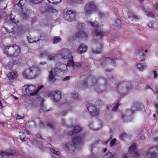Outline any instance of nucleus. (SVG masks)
Listing matches in <instances>:
<instances>
[{
    "mask_svg": "<svg viewBox=\"0 0 158 158\" xmlns=\"http://www.w3.org/2000/svg\"><path fill=\"white\" fill-rule=\"evenodd\" d=\"M88 83H91V86L95 90L98 92H102L103 90L101 89L103 86L107 84V81L106 79L100 77L95 79L93 77L92 80H88Z\"/></svg>",
    "mask_w": 158,
    "mask_h": 158,
    "instance_id": "f257e3e1",
    "label": "nucleus"
},
{
    "mask_svg": "<svg viewBox=\"0 0 158 158\" xmlns=\"http://www.w3.org/2000/svg\"><path fill=\"white\" fill-rule=\"evenodd\" d=\"M43 87V86L40 85L37 88L34 85L29 84L24 85L22 87V90L24 95L28 94L31 96H34Z\"/></svg>",
    "mask_w": 158,
    "mask_h": 158,
    "instance_id": "f03ea898",
    "label": "nucleus"
},
{
    "mask_svg": "<svg viewBox=\"0 0 158 158\" xmlns=\"http://www.w3.org/2000/svg\"><path fill=\"white\" fill-rule=\"evenodd\" d=\"M96 35L94 37V42L95 43V47L97 46L98 48L97 49H93L92 50V52L95 54H98L101 51V49H102V44L101 43V39H99V41L96 44V41L95 40V39H98V36L100 37H102L104 34L103 32L101 29H97L95 32Z\"/></svg>",
    "mask_w": 158,
    "mask_h": 158,
    "instance_id": "7ed1b4c3",
    "label": "nucleus"
},
{
    "mask_svg": "<svg viewBox=\"0 0 158 158\" xmlns=\"http://www.w3.org/2000/svg\"><path fill=\"white\" fill-rule=\"evenodd\" d=\"M82 141V138L80 136H77L73 139L72 143H68L66 144L64 149L67 151L69 150L74 151L75 149L74 145H77L78 143H80Z\"/></svg>",
    "mask_w": 158,
    "mask_h": 158,
    "instance_id": "20e7f679",
    "label": "nucleus"
},
{
    "mask_svg": "<svg viewBox=\"0 0 158 158\" xmlns=\"http://www.w3.org/2000/svg\"><path fill=\"white\" fill-rule=\"evenodd\" d=\"M145 157L148 158H158V148L156 147H151L143 152Z\"/></svg>",
    "mask_w": 158,
    "mask_h": 158,
    "instance_id": "39448f33",
    "label": "nucleus"
},
{
    "mask_svg": "<svg viewBox=\"0 0 158 158\" xmlns=\"http://www.w3.org/2000/svg\"><path fill=\"white\" fill-rule=\"evenodd\" d=\"M98 7L94 2L90 1L87 3L85 6L84 10L86 14H91L98 10Z\"/></svg>",
    "mask_w": 158,
    "mask_h": 158,
    "instance_id": "423d86ee",
    "label": "nucleus"
},
{
    "mask_svg": "<svg viewBox=\"0 0 158 158\" xmlns=\"http://www.w3.org/2000/svg\"><path fill=\"white\" fill-rule=\"evenodd\" d=\"M77 13L73 10H69L65 12L63 15L64 19L69 22H73L76 20Z\"/></svg>",
    "mask_w": 158,
    "mask_h": 158,
    "instance_id": "0eeeda50",
    "label": "nucleus"
},
{
    "mask_svg": "<svg viewBox=\"0 0 158 158\" xmlns=\"http://www.w3.org/2000/svg\"><path fill=\"white\" fill-rule=\"evenodd\" d=\"M87 109L90 114L93 116H96L99 114V111L93 104L88 103L87 105Z\"/></svg>",
    "mask_w": 158,
    "mask_h": 158,
    "instance_id": "6e6552de",
    "label": "nucleus"
},
{
    "mask_svg": "<svg viewBox=\"0 0 158 158\" xmlns=\"http://www.w3.org/2000/svg\"><path fill=\"white\" fill-rule=\"evenodd\" d=\"M69 64L67 63V65L65 64H60L59 67H56L52 70L53 71V73L55 76H59L64 70L67 68V66H69Z\"/></svg>",
    "mask_w": 158,
    "mask_h": 158,
    "instance_id": "1a4fd4ad",
    "label": "nucleus"
},
{
    "mask_svg": "<svg viewBox=\"0 0 158 158\" xmlns=\"http://www.w3.org/2000/svg\"><path fill=\"white\" fill-rule=\"evenodd\" d=\"M89 127L93 130L98 131L102 128V122L99 120H96L94 123L90 122Z\"/></svg>",
    "mask_w": 158,
    "mask_h": 158,
    "instance_id": "9d476101",
    "label": "nucleus"
},
{
    "mask_svg": "<svg viewBox=\"0 0 158 158\" xmlns=\"http://www.w3.org/2000/svg\"><path fill=\"white\" fill-rule=\"evenodd\" d=\"M130 84V83L127 82H122L119 84H117V87L120 91L127 92L128 91L130 88V87L128 86Z\"/></svg>",
    "mask_w": 158,
    "mask_h": 158,
    "instance_id": "9b49d317",
    "label": "nucleus"
},
{
    "mask_svg": "<svg viewBox=\"0 0 158 158\" xmlns=\"http://www.w3.org/2000/svg\"><path fill=\"white\" fill-rule=\"evenodd\" d=\"M141 106L142 105L139 102H134L131 106V110H128L127 112V114L129 115L132 114L134 111L139 110Z\"/></svg>",
    "mask_w": 158,
    "mask_h": 158,
    "instance_id": "f8f14e48",
    "label": "nucleus"
},
{
    "mask_svg": "<svg viewBox=\"0 0 158 158\" xmlns=\"http://www.w3.org/2000/svg\"><path fill=\"white\" fill-rule=\"evenodd\" d=\"M29 69L31 73L29 76V77L30 78H33L37 76L40 73V70L38 67H32L29 68Z\"/></svg>",
    "mask_w": 158,
    "mask_h": 158,
    "instance_id": "ddd939ff",
    "label": "nucleus"
},
{
    "mask_svg": "<svg viewBox=\"0 0 158 158\" xmlns=\"http://www.w3.org/2000/svg\"><path fill=\"white\" fill-rule=\"evenodd\" d=\"M14 48L13 47V45H8L6 47L3 49V51L4 53L7 55L8 56L10 57H13V51Z\"/></svg>",
    "mask_w": 158,
    "mask_h": 158,
    "instance_id": "4468645a",
    "label": "nucleus"
},
{
    "mask_svg": "<svg viewBox=\"0 0 158 158\" xmlns=\"http://www.w3.org/2000/svg\"><path fill=\"white\" fill-rule=\"evenodd\" d=\"M49 96L52 99L53 101H58L61 98V94L60 91L51 92Z\"/></svg>",
    "mask_w": 158,
    "mask_h": 158,
    "instance_id": "2eb2a0df",
    "label": "nucleus"
},
{
    "mask_svg": "<svg viewBox=\"0 0 158 158\" xmlns=\"http://www.w3.org/2000/svg\"><path fill=\"white\" fill-rule=\"evenodd\" d=\"M88 49L87 46L85 44H81L78 47L77 52L79 54H82L85 52Z\"/></svg>",
    "mask_w": 158,
    "mask_h": 158,
    "instance_id": "dca6fc26",
    "label": "nucleus"
},
{
    "mask_svg": "<svg viewBox=\"0 0 158 158\" xmlns=\"http://www.w3.org/2000/svg\"><path fill=\"white\" fill-rule=\"evenodd\" d=\"M16 153V151H11L9 152H0V158H10V156L14 155Z\"/></svg>",
    "mask_w": 158,
    "mask_h": 158,
    "instance_id": "f3484780",
    "label": "nucleus"
},
{
    "mask_svg": "<svg viewBox=\"0 0 158 158\" xmlns=\"http://www.w3.org/2000/svg\"><path fill=\"white\" fill-rule=\"evenodd\" d=\"M128 18L131 20H139L141 18L136 14L134 12L128 14Z\"/></svg>",
    "mask_w": 158,
    "mask_h": 158,
    "instance_id": "a211bd4d",
    "label": "nucleus"
},
{
    "mask_svg": "<svg viewBox=\"0 0 158 158\" xmlns=\"http://www.w3.org/2000/svg\"><path fill=\"white\" fill-rule=\"evenodd\" d=\"M88 35L85 32L81 31L76 33L73 38L74 39H75L77 37H80L86 39Z\"/></svg>",
    "mask_w": 158,
    "mask_h": 158,
    "instance_id": "6ab92c4d",
    "label": "nucleus"
},
{
    "mask_svg": "<svg viewBox=\"0 0 158 158\" xmlns=\"http://www.w3.org/2000/svg\"><path fill=\"white\" fill-rule=\"evenodd\" d=\"M70 51L67 49H62L60 51L59 54L62 56L66 58L71 55Z\"/></svg>",
    "mask_w": 158,
    "mask_h": 158,
    "instance_id": "aec40b11",
    "label": "nucleus"
},
{
    "mask_svg": "<svg viewBox=\"0 0 158 158\" xmlns=\"http://www.w3.org/2000/svg\"><path fill=\"white\" fill-rule=\"evenodd\" d=\"M18 75L17 73L15 72L9 73L7 75L8 78L10 80H11L16 78L17 77Z\"/></svg>",
    "mask_w": 158,
    "mask_h": 158,
    "instance_id": "412c9836",
    "label": "nucleus"
},
{
    "mask_svg": "<svg viewBox=\"0 0 158 158\" xmlns=\"http://www.w3.org/2000/svg\"><path fill=\"white\" fill-rule=\"evenodd\" d=\"M13 47L14 48L13 52V56H18L20 53V48L19 47L15 44L13 45Z\"/></svg>",
    "mask_w": 158,
    "mask_h": 158,
    "instance_id": "4be33fe9",
    "label": "nucleus"
},
{
    "mask_svg": "<svg viewBox=\"0 0 158 158\" xmlns=\"http://www.w3.org/2000/svg\"><path fill=\"white\" fill-rule=\"evenodd\" d=\"M31 71L29 68L25 70L24 72L22 73V75L25 78H27L28 79H32V78H30L29 77V76L31 74Z\"/></svg>",
    "mask_w": 158,
    "mask_h": 158,
    "instance_id": "5701e85b",
    "label": "nucleus"
},
{
    "mask_svg": "<svg viewBox=\"0 0 158 158\" xmlns=\"http://www.w3.org/2000/svg\"><path fill=\"white\" fill-rule=\"evenodd\" d=\"M72 66L74 69L77 70L79 69L81 67L82 63L80 62H73Z\"/></svg>",
    "mask_w": 158,
    "mask_h": 158,
    "instance_id": "b1692460",
    "label": "nucleus"
},
{
    "mask_svg": "<svg viewBox=\"0 0 158 158\" xmlns=\"http://www.w3.org/2000/svg\"><path fill=\"white\" fill-rule=\"evenodd\" d=\"M19 136L20 140L22 141H24V139L25 137V134L29 135V132L27 131H24V132H19Z\"/></svg>",
    "mask_w": 158,
    "mask_h": 158,
    "instance_id": "393cba45",
    "label": "nucleus"
},
{
    "mask_svg": "<svg viewBox=\"0 0 158 158\" xmlns=\"http://www.w3.org/2000/svg\"><path fill=\"white\" fill-rule=\"evenodd\" d=\"M114 25V27L118 28H120L123 26V24L122 23L121 20L118 19L115 20Z\"/></svg>",
    "mask_w": 158,
    "mask_h": 158,
    "instance_id": "a878e982",
    "label": "nucleus"
},
{
    "mask_svg": "<svg viewBox=\"0 0 158 158\" xmlns=\"http://www.w3.org/2000/svg\"><path fill=\"white\" fill-rule=\"evenodd\" d=\"M54 74L53 73V71L51 70L49 72V81L52 82H54L56 78L54 76Z\"/></svg>",
    "mask_w": 158,
    "mask_h": 158,
    "instance_id": "bb28decb",
    "label": "nucleus"
},
{
    "mask_svg": "<svg viewBox=\"0 0 158 158\" xmlns=\"http://www.w3.org/2000/svg\"><path fill=\"white\" fill-rule=\"evenodd\" d=\"M115 155L114 153L108 152L106 154H105L104 156V158H114Z\"/></svg>",
    "mask_w": 158,
    "mask_h": 158,
    "instance_id": "cd10ccee",
    "label": "nucleus"
},
{
    "mask_svg": "<svg viewBox=\"0 0 158 158\" xmlns=\"http://www.w3.org/2000/svg\"><path fill=\"white\" fill-rule=\"evenodd\" d=\"M105 63L106 64L111 63L112 64H115V62L113 59L107 57L105 59Z\"/></svg>",
    "mask_w": 158,
    "mask_h": 158,
    "instance_id": "c85d7f7f",
    "label": "nucleus"
},
{
    "mask_svg": "<svg viewBox=\"0 0 158 158\" xmlns=\"http://www.w3.org/2000/svg\"><path fill=\"white\" fill-rule=\"evenodd\" d=\"M87 23L89 25L93 26L97 28L98 27V24L97 21L93 22L91 21H89L87 22Z\"/></svg>",
    "mask_w": 158,
    "mask_h": 158,
    "instance_id": "c756f323",
    "label": "nucleus"
},
{
    "mask_svg": "<svg viewBox=\"0 0 158 158\" xmlns=\"http://www.w3.org/2000/svg\"><path fill=\"white\" fill-rule=\"evenodd\" d=\"M48 57L49 60H53L56 59L57 56L55 54H51L48 55Z\"/></svg>",
    "mask_w": 158,
    "mask_h": 158,
    "instance_id": "7c9ffc66",
    "label": "nucleus"
},
{
    "mask_svg": "<svg viewBox=\"0 0 158 158\" xmlns=\"http://www.w3.org/2000/svg\"><path fill=\"white\" fill-rule=\"evenodd\" d=\"M136 147L135 144H132L131 146L129 148V151L131 153H132L136 151Z\"/></svg>",
    "mask_w": 158,
    "mask_h": 158,
    "instance_id": "2f4dec72",
    "label": "nucleus"
},
{
    "mask_svg": "<svg viewBox=\"0 0 158 158\" xmlns=\"http://www.w3.org/2000/svg\"><path fill=\"white\" fill-rule=\"evenodd\" d=\"M73 130L74 134L78 133L81 131V128L78 126H77L74 127Z\"/></svg>",
    "mask_w": 158,
    "mask_h": 158,
    "instance_id": "473e14b6",
    "label": "nucleus"
},
{
    "mask_svg": "<svg viewBox=\"0 0 158 158\" xmlns=\"http://www.w3.org/2000/svg\"><path fill=\"white\" fill-rule=\"evenodd\" d=\"M145 56L143 53H141L140 55L137 56V58L141 61H143L145 60Z\"/></svg>",
    "mask_w": 158,
    "mask_h": 158,
    "instance_id": "72a5a7b5",
    "label": "nucleus"
},
{
    "mask_svg": "<svg viewBox=\"0 0 158 158\" xmlns=\"http://www.w3.org/2000/svg\"><path fill=\"white\" fill-rule=\"evenodd\" d=\"M145 12L146 15L148 17L152 18L155 17L154 15L152 12L147 11H145Z\"/></svg>",
    "mask_w": 158,
    "mask_h": 158,
    "instance_id": "f704fd0d",
    "label": "nucleus"
},
{
    "mask_svg": "<svg viewBox=\"0 0 158 158\" xmlns=\"http://www.w3.org/2000/svg\"><path fill=\"white\" fill-rule=\"evenodd\" d=\"M72 2L75 4H80L83 3V0H72Z\"/></svg>",
    "mask_w": 158,
    "mask_h": 158,
    "instance_id": "c9c22d12",
    "label": "nucleus"
},
{
    "mask_svg": "<svg viewBox=\"0 0 158 158\" xmlns=\"http://www.w3.org/2000/svg\"><path fill=\"white\" fill-rule=\"evenodd\" d=\"M144 66H143L141 64H137V67L140 71H143L144 69Z\"/></svg>",
    "mask_w": 158,
    "mask_h": 158,
    "instance_id": "e433bc0d",
    "label": "nucleus"
},
{
    "mask_svg": "<svg viewBox=\"0 0 158 158\" xmlns=\"http://www.w3.org/2000/svg\"><path fill=\"white\" fill-rule=\"evenodd\" d=\"M61 40V39L60 37H55L54 39L53 43L56 44L59 42Z\"/></svg>",
    "mask_w": 158,
    "mask_h": 158,
    "instance_id": "4c0bfd02",
    "label": "nucleus"
},
{
    "mask_svg": "<svg viewBox=\"0 0 158 158\" xmlns=\"http://www.w3.org/2000/svg\"><path fill=\"white\" fill-rule=\"evenodd\" d=\"M40 40V39H39L36 41V40H34V39L33 38H28V41L30 43H32L35 42H36L39 41Z\"/></svg>",
    "mask_w": 158,
    "mask_h": 158,
    "instance_id": "58836bf2",
    "label": "nucleus"
},
{
    "mask_svg": "<svg viewBox=\"0 0 158 158\" xmlns=\"http://www.w3.org/2000/svg\"><path fill=\"white\" fill-rule=\"evenodd\" d=\"M15 15L13 14H11L10 15V19L12 22L16 24V23L15 20Z\"/></svg>",
    "mask_w": 158,
    "mask_h": 158,
    "instance_id": "ea45409f",
    "label": "nucleus"
},
{
    "mask_svg": "<svg viewBox=\"0 0 158 158\" xmlns=\"http://www.w3.org/2000/svg\"><path fill=\"white\" fill-rule=\"evenodd\" d=\"M78 94L77 92H74L72 94V97L75 99H76L78 98Z\"/></svg>",
    "mask_w": 158,
    "mask_h": 158,
    "instance_id": "a19ab883",
    "label": "nucleus"
},
{
    "mask_svg": "<svg viewBox=\"0 0 158 158\" xmlns=\"http://www.w3.org/2000/svg\"><path fill=\"white\" fill-rule=\"evenodd\" d=\"M122 118L123 120L125 122H127L129 121H131V120H128V117L127 115H122Z\"/></svg>",
    "mask_w": 158,
    "mask_h": 158,
    "instance_id": "79ce46f5",
    "label": "nucleus"
},
{
    "mask_svg": "<svg viewBox=\"0 0 158 158\" xmlns=\"http://www.w3.org/2000/svg\"><path fill=\"white\" fill-rule=\"evenodd\" d=\"M43 0H29L30 2L35 4L41 2Z\"/></svg>",
    "mask_w": 158,
    "mask_h": 158,
    "instance_id": "37998d69",
    "label": "nucleus"
},
{
    "mask_svg": "<svg viewBox=\"0 0 158 158\" xmlns=\"http://www.w3.org/2000/svg\"><path fill=\"white\" fill-rule=\"evenodd\" d=\"M141 152V151H136L135 152H133L135 157H138L139 156Z\"/></svg>",
    "mask_w": 158,
    "mask_h": 158,
    "instance_id": "c03bdc74",
    "label": "nucleus"
},
{
    "mask_svg": "<svg viewBox=\"0 0 158 158\" xmlns=\"http://www.w3.org/2000/svg\"><path fill=\"white\" fill-rule=\"evenodd\" d=\"M50 151L52 153L57 155H59L60 154L59 152L56 151L53 149H51Z\"/></svg>",
    "mask_w": 158,
    "mask_h": 158,
    "instance_id": "a18cd8bd",
    "label": "nucleus"
},
{
    "mask_svg": "<svg viewBox=\"0 0 158 158\" xmlns=\"http://www.w3.org/2000/svg\"><path fill=\"white\" fill-rule=\"evenodd\" d=\"M119 105L120 104L119 103V102L117 103L116 105L113 107L112 109V110L113 111H115L118 109V107Z\"/></svg>",
    "mask_w": 158,
    "mask_h": 158,
    "instance_id": "49530a36",
    "label": "nucleus"
},
{
    "mask_svg": "<svg viewBox=\"0 0 158 158\" xmlns=\"http://www.w3.org/2000/svg\"><path fill=\"white\" fill-rule=\"evenodd\" d=\"M40 108L41 110L44 111H46L47 110L46 109V107L43 104V103L42 102L40 105Z\"/></svg>",
    "mask_w": 158,
    "mask_h": 158,
    "instance_id": "de8ad7c7",
    "label": "nucleus"
},
{
    "mask_svg": "<svg viewBox=\"0 0 158 158\" xmlns=\"http://www.w3.org/2000/svg\"><path fill=\"white\" fill-rule=\"evenodd\" d=\"M66 58H68V60L72 62V64H73V62H74L73 60V57L71 56V54L70 56H68V57H66Z\"/></svg>",
    "mask_w": 158,
    "mask_h": 158,
    "instance_id": "09e8293b",
    "label": "nucleus"
},
{
    "mask_svg": "<svg viewBox=\"0 0 158 158\" xmlns=\"http://www.w3.org/2000/svg\"><path fill=\"white\" fill-rule=\"evenodd\" d=\"M47 127L49 128L51 130H52L55 128V127L52 125L50 123H47L46 124Z\"/></svg>",
    "mask_w": 158,
    "mask_h": 158,
    "instance_id": "8fccbe9b",
    "label": "nucleus"
},
{
    "mask_svg": "<svg viewBox=\"0 0 158 158\" xmlns=\"http://www.w3.org/2000/svg\"><path fill=\"white\" fill-rule=\"evenodd\" d=\"M116 141V139L114 138L112 139L110 142V145L111 146H112L115 144V142Z\"/></svg>",
    "mask_w": 158,
    "mask_h": 158,
    "instance_id": "3c124183",
    "label": "nucleus"
},
{
    "mask_svg": "<svg viewBox=\"0 0 158 158\" xmlns=\"http://www.w3.org/2000/svg\"><path fill=\"white\" fill-rule=\"evenodd\" d=\"M148 26L150 28H152L154 27V23L152 21L150 22L148 24Z\"/></svg>",
    "mask_w": 158,
    "mask_h": 158,
    "instance_id": "603ef678",
    "label": "nucleus"
},
{
    "mask_svg": "<svg viewBox=\"0 0 158 158\" xmlns=\"http://www.w3.org/2000/svg\"><path fill=\"white\" fill-rule=\"evenodd\" d=\"M127 134L125 133H122L121 135L119 136V138L120 139H123V138L126 137Z\"/></svg>",
    "mask_w": 158,
    "mask_h": 158,
    "instance_id": "864d4df0",
    "label": "nucleus"
},
{
    "mask_svg": "<svg viewBox=\"0 0 158 158\" xmlns=\"http://www.w3.org/2000/svg\"><path fill=\"white\" fill-rule=\"evenodd\" d=\"M50 3H51L53 4H57L58 3V2L56 1V0H47ZM61 0H60V2H60L61 1Z\"/></svg>",
    "mask_w": 158,
    "mask_h": 158,
    "instance_id": "5fc2aeb1",
    "label": "nucleus"
},
{
    "mask_svg": "<svg viewBox=\"0 0 158 158\" xmlns=\"http://www.w3.org/2000/svg\"><path fill=\"white\" fill-rule=\"evenodd\" d=\"M40 36L41 37L43 38L46 40L47 39L48 37V35L46 34H42L40 35Z\"/></svg>",
    "mask_w": 158,
    "mask_h": 158,
    "instance_id": "6e6d98bb",
    "label": "nucleus"
},
{
    "mask_svg": "<svg viewBox=\"0 0 158 158\" xmlns=\"http://www.w3.org/2000/svg\"><path fill=\"white\" fill-rule=\"evenodd\" d=\"M153 75H154V77L155 78H156L158 77V73H157V71L154 70L153 71Z\"/></svg>",
    "mask_w": 158,
    "mask_h": 158,
    "instance_id": "4d7b16f0",
    "label": "nucleus"
},
{
    "mask_svg": "<svg viewBox=\"0 0 158 158\" xmlns=\"http://www.w3.org/2000/svg\"><path fill=\"white\" fill-rule=\"evenodd\" d=\"M24 115H23V116H20V115L18 114L17 115L16 119L19 120L20 119H23L24 118Z\"/></svg>",
    "mask_w": 158,
    "mask_h": 158,
    "instance_id": "13d9d810",
    "label": "nucleus"
},
{
    "mask_svg": "<svg viewBox=\"0 0 158 158\" xmlns=\"http://www.w3.org/2000/svg\"><path fill=\"white\" fill-rule=\"evenodd\" d=\"M97 145V142H94L93 144L91 146V148H93L95 147Z\"/></svg>",
    "mask_w": 158,
    "mask_h": 158,
    "instance_id": "bf43d9fd",
    "label": "nucleus"
},
{
    "mask_svg": "<svg viewBox=\"0 0 158 158\" xmlns=\"http://www.w3.org/2000/svg\"><path fill=\"white\" fill-rule=\"evenodd\" d=\"M26 14L25 13H22L21 14V16L24 19L26 17Z\"/></svg>",
    "mask_w": 158,
    "mask_h": 158,
    "instance_id": "052dcab7",
    "label": "nucleus"
},
{
    "mask_svg": "<svg viewBox=\"0 0 158 158\" xmlns=\"http://www.w3.org/2000/svg\"><path fill=\"white\" fill-rule=\"evenodd\" d=\"M74 134H75L74 133V131L73 130L72 131H69L68 133V135L69 136H71L72 135H73Z\"/></svg>",
    "mask_w": 158,
    "mask_h": 158,
    "instance_id": "680f3d73",
    "label": "nucleus"
},
{
    "mask_svg": "<svg viewBox=\"0 0 158 158\" xmlns=\"http://www.w3.org/2000/svg\"><path fill=\"white\" fill-rule=\"evenodd\" d=\"M155 107L156 108V114H158V104H156L155 105Z\"/></svg>",
    "mask_w": 158,
    "mask_h": 158,
    "instance_id": "e2e57ef3",
    "label": "nucleus"
},
{
    "mask_svg": "<svg viewBox=\"0 0 158 158\" xmlns=\"http://www.w3.org/2000/svg\"><path fill=\"white\" fill-rule=\"evenodd\" d=\"M67 114V111L66 110H63L62 112V115L63 116H65L66 114Z\"/></svg>",
    "mask_w": 158,
    "mask_h": 158,
    "instance_id": "0e129e2a",
    "label": "nucleus"
},
{
    "mask_svg": "<svg viewBox=\"0 0 158 158\" xmlns=\"http://www.w3.org/2000/svg\"><path fill=\"white\" fill-rule=\"evenodd\" d=\"M35 136H36V137L37 138H40L41 139H42V136L40 134H37L35 135Z\"/></svg>",
    "mask_w": 158,
    "mask_h": 158,
    "instance_id": "69168bd1",
    "label": "nucleus"
},
{
    "mask_svg": "<svg viewBox=\"0 0 158 158\" xmlns=\"http://www.w3.org/2000/svg\"><path fill=\"white\" fill-rule=\"evenodd\" d=\"M145 139V136L144 135H142L140 136V139L143 140V141Z\"/></svg>",
    "mask_w": 158,
    "mask_h": 158,
    "instance_id": "338daca9",
    "label": "nucleus"
},
{
    "mask_svg": "<svg viewBox=\"0 0 158 158\" xmlns=\"http://www.w3.org/2000/svg\"><path fill=\"white\" fill-rule=\"evenodd\" d=\"M36 19L35 18H33L31 19V20H30V21L31 22V24H33L34 22H35Z\"/></svg>",
    "mask_w": 158,
    "mask_h": 158,
    "instance_id": "774afa93",
    "label": "nucleus"
}]
</instances>
